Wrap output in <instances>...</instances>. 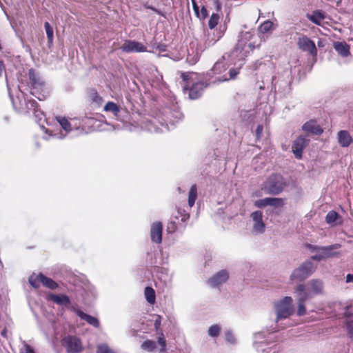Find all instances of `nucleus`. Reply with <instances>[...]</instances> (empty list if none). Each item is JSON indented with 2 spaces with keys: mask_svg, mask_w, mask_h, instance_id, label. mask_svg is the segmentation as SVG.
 I'll return each instance as SVG.
<instances>
[{
  "mask_svg": "<svg viewBox=\"0 0 353 353\" xmlns=\"http://www.w3.org/2000/svg\"><path fill=\"white\" fill-rule=\"evenodd\" d=\"M219 20L218 14H212L210 18L208 26L210 29H213L217 24Z\"/></svg>",
  "mask_w": 353,
  "mask_h": 353,
  "instance_id": "obj_37",
  "label": "nucleus"
},
{
  "mask_svg": "<svg viewBox=\"0 0 353 353\" xmlns=\"http://www.w3.org/2000/svg\"><path fill=\"white\" fill-rule=\"evenodd\" d=\"M269 205L274 208H281L284 205V200L281 198L269 197Z\"/></svg>",
  "mask_w": 353,
  "mask_h": 353,
  "instance_id": "obj_33",
  "label": "nucleus"
},
{
  "mask_svg": "<svg viewBox=\"0 0 353 353\" xmlns=\"http://www.w3.org/2000/svg\"><path fill=\"white\" fill-rule=\"evenodd\" d=\"M263 128L261 125H259L256 129V136L257 139H259L263 133Z\"/></svg>",
  "mask_w": 353,
  "mask_h": 353,
  "instance_id": "obj_48",
  "label": "nucleus"
},
{
  "mask_svg": "<svg viewBox=\"0 0 353 353\" xmlns=\"http://www.w3.org/2000/svg\"><path fill=\"white\" fill-rule=\"evenodd\" d=\"M239 73V68H232L229 70V77H226L225 76L219 78V81H225L230 79H234L236 77L237 74Z\"/></svg>",
  "mask_w": 353,
  "mask_h": 353,
  "instance_id": "obj_31",
  "label": "nucleus"
},
{
  "mask_svg": "<svg viewBox=\"0 0 353 353\" xmlns=\"http://www.w3.org/2000/svg\"><path fill=\"white\" fill-rule=\"evenodd\" d=\"M309 248L314 250H315L316 251H319L321 255L323 256V259H325L336 255L337 253L334 252V250L340 248L341 245L336 243L329 246L323 247H318L310 245Z\"/></svg>",
  "mask_w": 353,
  "mask_h": 353,
  "instance_id": "obj_12",
  "label": "nucleus"
},
{
  "mask_svg": "<svg viewBox=\"0 0 353 353\" xmlns=\"http://www.w3.org/2000/svg\"><path fill=\"white\" fill-rule=\"evenodd\" d=\"M274 28V23L270 20L264 21L259 28V31L262 33H267L272 30Z\"/></svg>",
  "mask_w": 353,
  "mask_h": 353,
  "instance_id": "obj_30",
  "label": "nucleus"
},
{
  "mask_svg": "<svg viewBox=\"0 0 353 353\" xmlns=\"http://www.w3.org/2000/svg\"><path fill=\"white\" fill-rule=\"evenodd\" d=\"M346 282L347 283H350V282L353 283V274H348L346 276Z\"/></svg>",
  "mask_w": 353,
  "mask_h": 353,
  "instance_id": "obj_56",
  "label": "nucleus"
},
{
  "mask_svg": "<svg viewBox=\"0 0 353 353\" xmlns=\"http://www.w3.org/2000/svg\"><path fill=\"white\" fill-rule=\"evenodd\" d=\"M238 43L235 49L232 52L234 56L239 57V59H243L247 56L249 51H252L255 47H259L261 43V39L256 38L251 32H241L239 37Z\"/></svg>",
  "mask_w": 353,
  "mask_h": 353,
  "instance_id": "obj_2",
  "label": "nucleus"
},
{
  "mask_svg": "<svg viewBox=\"0 0 353 353\" xmlns=\"http://www.w3.org/2000/svg\"><path fill=\"white\" fill-rule=\"evenodd\" d=\"M205 36V43H204V48H208L212 46H213L221 37V35L217 38L215 39L212 37H211L210 34L209 32H207L204 34Z\"/></svg>",
  "mask_w": 353,
  "mask_h": 353,
  "instance_id": "obj_27",
  "label": "nucleus"
},
{
  "mask_svg": "<svg viewBox=\"0 0 353 353\" xmlns=\"http://www.w3.org/2000/svg\"><path fill=\"white\" fill-rule=\"evenodd\" d=\"M37 278L41 281V283L44 286L49 289L54 290L58 287V285L55 281H54L52 279L44 276L41 273L37 275Z\"/></svg>",
  "mask_w": 353,
  "mask_h": 353,
  "instance_id": "obj_23",
  "label": "nucleus"
},
{
  "mask_svg": "<svg viewBox=\"0 0 353 353\" xmlns=\"http://www.w3.org/2000/svg\"><path fill=\"white\" fill-rule=\"evenodd\" d=\"M179 192H181V188H178Z\"/></svg>",
  "mask_w": 353,
  "mask_h": 353,
  "instance_id": "obj_60",
  "label": "nucleus"
},
{
  "mask_svg": "<svg viewBox=\"0 0 353 353\" xmlns=\"http://www.w3.org/2000/svg\"><path fill=\"white\" fill-rule=\"evenodd\" d=\"M305 287L303 284H300L295 288V292L297 294V315L299 316H303L306 314V309L305 307V302L312 298V295L308 292H305Z\"/></svg>",
  "mask_w": 353,
  "mask_h": 353,
  "instance_id": "obj_5",
  "label": "nucleus"
},
{
  "mask_svg": "<svg viewBox=\"0 0 353 353\" xmlns=\"http://www.w3.org/2000/svg\"><path fill=\"white\" fill-rule=\"evenodd\" d=\"M263 212L260 210L254 211L250 214L252 232L256 234H263L265 230V224L263 221Z\"/></svg>",
  "mask_w": 353,
  "mask_h": 353,
  "instance_id": "obj_7",
  "label": "nucleus"
},
{
  "mask_svg": "<svg viewBox=\"0 0 353 353\" xmlns=\"http://www.w3.org/2000/svg\"><path fill=\"white\" fill-rule=\"evenodd\" d=\"M206 85L203 82H198L192 85L189 90V97L191 99H196L201 97Z\"/></svg>",
  "mask_w": 353,
  "mask_h": 353,
  "instance_id": "obj_17",
  "label": "nucleus"
},
{
  "mask_svg": "<svg viewBox=\"0 0 353 353\" xmlns=\"http://www.w3.org/2000/svg\"><path fill=\"white\" fill-rule=\"evenodd\" d=\"M144 294H145V297L147 301L150 304L154 303L156 296H155V292L152 288L146 287L145 288Z\"/></svg>",
  "mask_w": 353,
  "mask_h": 353,
  "instance_id": "obj_24",
  "label": "nucleus"
},
{
  "mask_svg": "<svg viewBox=\"0 0 353 353\" xmlns=\"http://www.w3.org/2000/svg\"><path fill=\"white\" fill-rule=\"evenodd\" d=\"M309 141L310 140L303 136H299L294 141L292 149L296 159H301L303 150L307 145Z\"/></svg>",
  "mask_w": 353,
  "mask_h": 353,
  "instance_id": "obj_11",
  "label": "nucleus"
},
{
  "mask_svg": "<svg viewBox=\"0 0 353 353\" xmlns=\"http://www.w3.org/2000/svg\"><path fill=\"white\" fill-rule=\"evenodd\" d=\"M45 30L47 34L48 41L49 43H52L53 41V30L48 22L44 23Z\"/></svg>",
  "mask_w": 353,
  "mask_h": 353,
  "instance_id": "obj_35",
  "label": "nucleus"
},
{
  "mask_svg": "<svg viewBox=\"0 0 353 353\" xmlns=\"http://www.w3.org/2000/svg\"><path fill=\"white\" fill-rule=\"evenodd\" d=\"M19 353H35L34 349L27 344L26 342L23 343L22 347L20 348Z\"/></svg>",
  "mask_w": 353,
  "mask_h": 353,
  "instance_id": "obj_41",
  "label": "nucleus"
},
{
  "mask_svg": "<svg viewBox=\"0 0 353 353\" xmlns=\"http://www.w3.org/2000/svg\"><path fill=\"white\" fill-rule=\"evenodd\" d=\"M324 14L320 11L314 12L313 14L309 17V19L313 23L319 25L322 20L324 19Z\"/></svg>",
  "mask_w": 353,
  "mask_h": 353,
  "instance_id": "obj_29",
  "label": "nucleus"
},
{
  "mask_svg": "<svg viewBox=\"0 0 353 353\" xmlns=\"http://www.w3.org/2000/svg\"><path fill=\"white\" fill-rule=\"evenodd\" d=\"M92 99L98 103H100L102 101L101 97H100L96 92L92 94Z\"/></svg>",
  "mask_w": 353,
  "mask_h": 353,
  "instance_id": "obj_51",
  "label": "nucleus"
},
{
  "mask_svg": "<svg viewBox=\"0 0 353 353\" xmlns=\"http://www.w3.org/2000/svg\"><path fill=\"white\" fill-rule=\"evenodd\" d=\"M316 269L312 262L306 261L295 269L291 276V280L303 281L312 274Z\"/></svg>",
  "mask_w": 353,
  "mask_h": 353,
  "instance_id": "obj_4",
  "label": "nucleus"
},
{
  "mask_svg": "<svg viewBox=\"0 0 353 353\" xmlns=\"http://www.w3.org/2000/svg\"><path fill=\"white\" fill-rule=\"evenodd\" d=\"M325 221L327 223L332 225L341 224V217L336 212L331 210L325 216Z\"/></svg>",
  "mask_w": 353,
  "mask_h": 353,
  "instance_id": "obj_22",
  "label": "nucleus"
},
{
  "mask_svg": "<svg viewBox=\"0 0 353 353\" xmlns=\"http://www.w3.org/2000/svg\"><path fill=\"white\" fill-rule=\"evenodd\" d=\"M141 348L148 352H152L156 348V343L151 340H146L141 345Z\"/></svg>",
  "mask_w": 353,
  "mask_h": 353,
  "instance_id": "obj_34",
  "label": "nucleus"
},
{
  "mask_svg": "<svg viewBox=\"0 0 353 353\" xmlns=\"http://www.w3.org/2000/svg\"><path fill=\"white\" fill-rule=\"evenodd\" d=\"M221 331V327L218 325H213L210 327L208 330V334L212 337H216L219 336Z\"/></svg>",
  "mask_w": 353,
  "mask_h": 353,
  "instance_id": "obj_36",
  "label": "nucleus"
},
{
  "mask_svg": "<svg viewBox=\"0 0 353 353\" xmlns=\"http://www.w3.org/2000/svg\"><path fill=\"white\" fill-rule=\"evenodd\" d=\"M162 224L161 222H155L152 225L150 237L153 242L160 243L162 241Z\"/></svg>",
  "mask_w": 353,
  "mask_h": 353,
  "instance_id": "obj_15",
  "label": "nucleus"
},
{
  "mask_svg": "<svg viewBox=\"0 0 353 353\" xmlns=\"http://www.w3.org/2000/svg\"><path fill=\"white\" fill-rule=\"evenodd\" d=\"M305 292H308L311 294L312 297L314 295L322 293L323 289V282L318 279L310 280L307 285H305Z\"/></svg>",
  "mask_w": 353,
  "mask_h": 353,
  "instance_id": "obj_13",
  "label": "nucleus"
},
{
  "mask_svg": "<svg viewBox=\"0 0 353 353\" xmlns=\"http://www.w3.org/2000/svg\"><path fill=\"white\" fill-rule=\"evenodd\" d=\"M254 337L255 340L254 343H256L257 340L265 338V334L263 332H260L254 334Z\"/></svg>",
  "mask_w": 353,
  "mask_h": 353,
  "instance_id": "obj_49",
  "label": "nucleus"
},
{
  "mask_svg": "<svg viewBox=\"0 0 353 353\" xmlns=\"http://www.w3.org/2000/svg\"><path fill=\"white\" fill-rule=\"evenodd\" d=\"M225 339L226 340L229 342V343H234V341H235V338L234 336H233V334H232L231 332L230 331H227L225 332Z\"/></svg>",
  "mask_w": 353,
  "mask_h": 353,
  "instance_id": "obj_47",
  "label": "nucleus"
},
{
  "mask_svg": "<svg viewBox=\"0 0 353 353\" xmlns=\"http://www.w3.org/2000/svg\"><path fill=\"white\" fill-rule=\"evenodd\" d=\"M157 49H158L160 52H165L166 50V46L163 44H160L157 46Z\"/></svg>",
  "mask_w": 353,
  "mask_h": 353,
  "instance_id": "obj_55",
  "label": "nucleus"
},
{
  "mask_svg": "<svg viewBox=\"0 0 353 353\" xmlns=\"http://www.w3.org/2000/svg\"><path fill=\"white\" fill-rule=\"evenodd\" d=\"M333 47L337 53L343 57H347L350 54V46L345 41L334 42Z\"/></svg>",
  "mask_w": 353,
  "mask_h": 353,
  "instance_id": "obj_19",
  "label": "nucleus"
},
{
  "mask_svg": "<svg viewBox=\"0 0 353 353\" xmlns=\"http://www.w3.org/2000/svg\"><path fill=\"white\" fill-rule=\"evenodd\" d=\"M344 316L347 318L345 323L347 334L350 337H353V320L349 319L351 314H350L348 312H345L344 313Z\"/></svg>",
  "mask_w": 353,
  "mask_h": 353,
  "instance_id": "obj_26",
  "label": "nucleus"
},
{
  "mask_svg": "<svg viewBox=\"0 0 353 353\" xmlns=\"http://www.w3.org/2000/svg\"><path fill=\"white\" fill-rule=\"evenodd\" d=\"M27 108L28 109H33L34 111L37 112V103L34 100H30L27 103Z\"/></svg>",
  "mask_w": 353,
  "mask_h": 353,
  "instance_id": "obj_45",
  "label": "nucleus"
},
{
  "mask_svg": "<svg viewBox=\"0 0 353 353\" xmlns=\"http://www.w3.org/2000/svg\"><path fill=\"white\" fill-rule=\"evenodd\" d=\"M303 130L317 135L323 132L322 128L313 120L306 122L303 125Z\"/></svg>",
  "mask_w": 353,
  "mask_h": 353,
  "instance_id": "obj_21",
  "label": "nucleus"
},
{
  "mask_svg": "<svg viewBox=\"0 0 353 353\" xmlns=\"http://www.w3.org/2000/svg\"><path fill=\"white\" fill-rule=\"evenodd\" d=\"M338 143L341 147H348L352 142L353 139L347 130H341L337 134Z\"/></svg>",
  "mask_w": 353,
  "mask_h": 353,
  "instance_id": "obj_18",
  "label": "nucleus"
},
{
  "mask_svg": "<svg viewBox=\"0 0 353 353\" xmlns=\"http://www.w3.org/2000/svg\"><path fill=\"white\" fill-rule=\"evenodd\" d=\"M72 310L78 316H79L81 319L85 320L88 324L94 326V327H99V321L96 317L87 314L83 311L77 308H73Z\"/></svg>",
  "mask_w": 353,
  "mask_h": 353,
  "instance_id": "obj_16",
  "label": "nucleus"
},
{
  "mask_svg": "<svg viewBox=\"0 0 353 353\" xmlns=\"http://www.w3.org/2000/svg\"><path fill=\"white\" fill-rule=\"evenodd\" d=\"M297 45L301 50L308 52L313 57L316 56L317 49L314 42L306 36L299 37L297 41Z\"/></svg>",
  "mask_w": 353,
  "mask_h": 353,
  "instance_id": "obj_10",
  "label": "nucleus"
},
{
  "mask_svg": "<svg viewBox=\"0 0 353 353\" xmlns=\"http://www.w3.org/2000/svg\"><path fill=\"white\" fill-rule=\"evenodd\" d=\"M58 121L62 128L65 131L69 132L71 130V125L65 118H59L58 119Z\"/></svg>",
  "mask_w": 353,
  "mask_h": 353,
  "instance_id": "obj_39",
  "label": "nucleus"
},
{
  "mask_svg": "<svg viewBox=\"0 0 353 353\" xmlns=\"http://www.w3.org/2000/svg\"><path fill=\"white\" fill-rule=\"evenodd\" d=\"M228 272L225 270H222L210 278L208 282L211 287L215 288L225 283L228 279Z\"/></svg>",
  "mask_w": 353,
  "mask_h": 353,
  "instance_id": "obj_14",
  "label": "nucleus"
},
{
  "mask_svg": "<svg viewBox=\"0 0 353 353\" xmlns=\"http://www.w3.org/2000/svg\"><path fill=\"white\" fill-rule=\"evenodd\" d=\"M158 343H159V344L161 347V352H165V347H166V341H165V340L164 339V336H163V334L162 332L161 333L160 336L158 338Z\"/></svg>",
  "mask_w": 353,
  "mask_h": 353,
  "instance_id": "obj_43",
  "label": "nucleus"
},
{
  "mask_svg": "<svg viewBox=\"0 0 353 353\" xmlns=\"http://www.w3.org/2000/svg\"><path fill=\"white\" fill-rule=\"evenodd\" d=\"M121 49L126 53L147 52V47L145 45L134 40H126Z\"/></svg>",
  "mask_w": 353,
  "mask_h": 353,
  "instance_id": "obj_9",
  "label": "nucleus"
},
{
  "mask_svg": "<svg viewBox=\"0 0 353 353\" xmlns=\"http://www.w3.org/2000/svg\"><path fill=\"white\" fill-rule=\"evenodd\" d=\"M97 353H114L106 344H101L97 347Z\"/></svg>",
  "mask_w": 353,
  "mask_h": 353,
  "instance_id": "obj_40",
  "label": "nucleus"
},
{
  "mask_svg": "<svg viewBox=\"0 0 353 353\" xmlns=\"http://www.w3.org/2000/svg\"><path fill=\"white\" fill-rule=\"evenodd\" d=\"M29 79L33 90L32 94L39 100H42V98L40 96H37V94L39 91L43 90V88H44V82L34 72V70L32 69L29 70Z\"/></svg>",
  "mask_w": 353,
  "mask_h": 353,
  "instance_id": "obj_8",
  "label": "nucleus"
},
{
  "mask_svg": "<svg viewBox=\"0 0 353 353\" xmlns=\"http://www.w3.org/2000/svg\"><path fill=\"white\" fill-rule=\"evenodd\" d=\"M274 309L276 314L274 319L275 325L268 330L269 334L279 331V327L276 323L281 320L288 319L294 314V308L292 298L291 296H285L275 301L274 303Z\"/></svg>",
  "mask_w": 353,
  "mask_h": 353,
  "instance_id": "obj_1",
  "label": "nucleus"
},
{
  "mask_svg": "<svg viewBox=\"0 0 353 353\" xmlns=\"http://www.w3.org/2000/svg\"><path fill=\"white\" fill-rule=\"evenodd\" d=\"M29 283L34 288H38L41 281L37 278V276L32 275L29 278Z\"/></svg>",
  "mask_w": 353,
  "mask_h": 353,
  "instance_id": "obj_42",
  "label": "nucleus"
},
{
  "mask_svg": "<svg viewBox=\"0 0 353 353\" xmlns=\"http://www.w3.org/2000/svg\"><path fill=\"white\" fill-rule=\"evenodd\" d=\"M311 258H312V259L318 261H320L324 259L323 256L321 255V254L319 251H318V253L316 254L315 255L312 256Z\"/></svg>",
  "mask_w": 353,
  "mask_h": 353,
  "instance_id": "obj_50",
  "label": "nucleus"
},
{
  "mask_svg": "<svg viewBox=\"0 0 353 353\" xmlns=\"http://www.w3.org/2000/svg\"><path fill=\"white\" fill-rule=\"evenodd\" d=\"M197 197V188L196 185H192L189 191L188 195V205L192 207L194 205L195 201Z\"/></svg>",
  "mask_w": 353,
  "mask_h": 353,
  "instance_id": "obj_25",
  "label": "nucleus"
},
{
  "mask_svg": "<svg viewBox=\"0 0 353 353\" xmlns=\"http://www.w3.org/2000/svg\"><path fill=\"white\" fill-rule=\"evenodd\" d=\"M147 8L148 9H151L152 10L154 11L156 13L159 14H161V12L156 9L155 8L152 7V6H146Z\"/></svg>",
  "mask_w": 353,
  "mask_h": 353,
  "instance_id": "obj_59",
  "label": "nucleus"
},
{
  "mask_svg": "<svg viewBox=\"0 0 353 353\" xmlns=\"http://www.w3.org/2000/svg\"><path fill=\"white\" fill-rule=\"evenodd\" d=\"M5 70V67L2 61H0V77H1L3 72Z\"/></svg>",
  "mask_w": 353,
  "mask_h": 353,
  "instance_id": "obj_57",
  "label": "nucleus"
},
{
  "mask_svg": "<svg viewBox=\"0 0 353 353\" xmlns=\"http://www.w3.org/2000/svg\"><path fill=\"white\" fill-rule=\"evenodd\" d=\"M154 316L155 317L154 323V328L157 331H159V330L160 329V327H161V316L158 314H154Z\"/></svg>",
  "mask_w": 353,
  "mask_h": 353,
  "instance_id": "obj_44",
  "label": "nucleus"
},
{
  "mask_svg": "<svg viewBox=\"0 0 353 353\" xmlns=\"http://www.w3.org/2000/svg\"><path fill=\"white\" fill-rule=\"evenodd\" d=\"M226 70L225 65L223 61H216L213 68H212V72L214 74H220L222 72L225 71Z\"/></svg>",
  "mask_w": 353,
  "mask_h": 353,
  "instance_id": "obj_32",
  "label": "nucleus"
},
{
  "mask_svg": "<svg viewBox=\"0 0 353 353\" xmlns=\"http://www.w3.org/2000/svg\"><path fill=\"white\" fill-rule=\"evenodd\" d=\"M201 13L203 19L206 18L208 15V10L204 6L202 7L201 10Z\"/></svg>",
  "mask_w": 353,
  "mask_h": 353,
  "instance_id": "obj_54",
  "label": "nucleus"
},
{
  "mask_svg": "<svg viewBox=\"0 0 353 353\" xmlns=\"http://www.w3.org/2000/svg\"><path fill=\"white\" fill-rule=\"evenodd\" d=\"M168 230L170 232H174L176 230V225L174 221H171L168 223Z\"/></svg>",
  "mask_w": 353,
  "mask_h": 353,
  "instance_id": "obj_52",
  "label": "nucleus"
},
{
  "mask_svg": "<svg viewBox=\"0 0 353 353\" xmlns=\"http://www.w3.org/2000/svg\"><path fill=\"white\" fill-rule=\"evenodd\" d=\"M181 78L184 81H186L189 78V74L188 73H182L181 74Z\"/></svg>",
  "mask_w": 353,
  "mask_h": 353,
  "instance_id": "obj_58",
  "label": "nucleus"
},
{
  "mask_svg": "<svg viewBox=\"0 0 353 353\" xmlns=\"http://www.w3.org/2000/svg\"><path fill=\"white\" fill-rule=\"evenodd\" d=\"M268 203H269V197H267V198H264L262 199L256 200L254 202V205L255 207H256L258 208H262L268 206L269 205Z\"/></svg>",
  "mask_w": 353,
  "mask_h": 353,
  "instance_id": "obj_38",
  "label": "nucleus"
},
{
  "mask_svg": "<svg viewBox=\"0 0 353 353\" xmlns=\"http://www.w3.org/2000/svg\"><path fill=\"white\" fill-rule=\"evenodd\" d=\"M192 7H193L194 11L195 12L197 16H199V8L198 5L196 4L195 0H192Z\"/></svg>",
  "mask_w": 353,
  "mask_h": 353,
  "instance_id": "obj_53",
  "label": "nucleus"
},
{
  "mask_svg": "<svg viewBox=\"0 0 353 353\" xmlns=\"http://www.w3.org/2000/svg\"><path fill=\"white\" fill-rule=\"evenodd\" d=\"M177 213L181 215V221L183 222H185L189 218V214L185 213V212L184 210H181L179 209L177 210Z\"/></svg>",
  "mask_w": 353,
  "mask_h": 353,
  "instance_id": "obj_46",
  "label": "nucleus"
},
{
  "mask_svg": "<svg viewBox=\"0 0 353 353\" xmlns=\"http://www.w3.org/2000/svg\"><path fill=\"white\" fill-rule=\"evenodd\" d=\"M48 299L59 305L67 306L70 303L69 297L64 294H50Z\"/></svg>",
  "mask_w": 353,
  "mask_h": 353,
  "instance_id": "obj_20",
  "label": "nucleus"
},
{
  "mask_svg": "<svg viewBox=\"0 0 353 353\" xmlns=\"http://www.w3.org/2000/svg\"><path fill=\"white\" fill-rule=\"evenodd\" d=\"M286 185L284 178L277 174H274L263 183L262 189L267 194L277 195L280 194Z\"/></svg>",
  "mask_w": 353,
  "mask_h": 353,
  "instance_id": "obj_3",
  "label": "nucleus"
},
{
  "mask_svg": "<svg viewBox=\"0 0 353 353\" xmlns=\"http://www.w3.org/2000/svg\"><path fill=\"white\" fill-rule=\"evenodd\" d=\"M103 109L106 112H112L114 115H117V114L120 111L119 107L116 103H114V102H112V101L108 102L105 105Z\"/></svg>",
  "mask_w": 353,
  "mask_h": 353,
  "instance_id": "obj_28",
  "label": "nucleus"
},
{
  "mask_svg": "<svg viewBox=\"0 0 353 353\" xmlns=\"http://www.w3.org/2000/svg\"><path fill=\"white\" fill-rule=\"evenodd\" d=\"M62 345L68 353H79L83 349L80 339L74 336H68L63 339Z\"/></svg>",
  "mask_w": 353,
  "mask_h": 353,
  "instance_id": "obj_6",
  "label": "nucleus"
}]
</instances>
